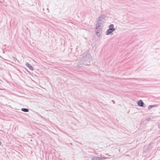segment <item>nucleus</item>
Masks as SVG:
<instances>
[{"instance_id":"2","label":"nucleus","mask_w":160,"mask_h":160,"mask_svg":"<svg viewBox=\"0 0 160 160\" xmlns=\"http://www.w3.org/2000/svg\"><path fill=\"white\" fill-rule=\"evenodd\" d=\"M115 30V29L114 28V25L111 24L109 26V28L107 30L106 34L107 35L111 34Z\"/></svg>"},{"instance_id":"9","label":"nucleus","mask_w":160,"mask_h":160,"mask_svg":"<svg viewBox=\"0 0 160 160\" xmlns=\"http://www.w3.org/2000/svg\"><path fill=\"white\" fill-rule=\"evenodd\" d=\"M153 107H154V106H153L152 105H150L148 107V110H150Z\"/></svg>"},{"instance_id":"6","label":"nucleus","mask_w":160,"mask_h":160,"mask_svg":"<svg viewBox=\"0 0 160 160\" xmlns=\"http://www.w3.org/2000/svg\"><path fill=\"white\" fill-rule=\"evenodd\" d=\"M102 159V158L98 157H93L91 158L92 160H101Z\"/></svg>"},{"instance_id":"13","label":"nucleus","mask_w":160,"mask_h":160,"mask_svg":"<svg viewBox=\"0 0 160 160\" xmlns=\"http://www.w3.org/2000/svg\"><path fill=\"white\" fill-rule=\"evenodd\" d=\"M158 127H159V128H160V124H159V125H158Z\"/></svg>"},{"instance_id":"12","label":"nucleus","mask_w":160,"mask_h":160,"mask_svg":"<svg viewBox=\"0 0 160 160\" xmlns=\"http://www.w3.org/2000/svg\"><path fill=\"white\" fill-rule=\"evenodd\" d=\"M97 29V31H96V32H99L100 28H99L98 29Z\"/></svg>"},{"instance_id":"10","label":"nucleus","mask_w":160,"mask_h":160,"mask_svg":"<svg viewBox=\"0 0 160 160\" xmlns=\"http://www.w3.org/2000/svg\"><path fill=\"white\" fill-rule=\"evenodd\" d=\"M96 34L98 36H99L101 35V33L99 32H96Z\"/></svg>"},{"instance_id":"14","label":"nucleus","mask_w":160,"mask_h":160,"mask_svg":"<svg viewBox=\"0 0 160 160\" xmlns=\"http://www.w3.org/2000/svg\"><path fill=\"white\" fill-rule=\"evenodd\" d=\"M1 142L0 141V145H1Z\"/></svg>"},{"instance_id":"4","label":"nucleus","mask_w":160,"mask_h":160,"mask_svg":"<svg viewBox=\"0 0 160 160\" xmlns=\"http://www.w3.org/2000/svg\"><path fill=\"white\" fill-rule=\"evenodd\" d=\"M137 104L139 107H143L144 103L142 100H140L137 102Z\"/></svg>"},{"instance_id":"3","label":"nucleus","mask_w":160,"mask_h":160,"mask_svg":"<svg viewBox=\"0 0 160 160\" xmlns=\"http://www.w3.org/2000/svg\"><path fill=\"white\" fill-rule=\"evenodd\" d=\"M105 22L104 19L101 17L99 16L96 25V28L98 29L101 26V24H102L103 22Z\"/></svg>"},{"instance_id":"7","label":"nucleus","mask_w":160,"mask_h":160,"mask_svg":"<svg viewBox=\"0 0 160 160\" xmlns=\"http://www.w3.org/2000/svg\"><path fill=\"white\" fill-rule=\"evenodd\" d=\"M21 111L25 112H29V109L26 108H22L21 109Z\"/></svg>"},{"instance_id":"11","label":"nucleus","mask_w":160,"mask_h":160,"mask_svg":"<svg viewBox=\"0 0 160 160\" xmlns=\"http://www.w3.org/2000/svg\"><path fill=\"white\" fill-rule=\"evenodd\" d=\"M152 106H154V107H158L159 106V105L158 104H157V105H152Z\"/></svg>"},{"instance_id":"8","label":"nucleus","mask_w":160,"mask_h":160,"mask_svg":"<svg viewBox=\"0 0 160 160\" xmlns=\"http://www.w3.org/2000/svg\"><path fill=\"white\" fill-rule=\"evenodd\" d=\"M100 16L103 19H104V20H105L106 17L105 15L102 14Z\"/></svg>"},{"instance_id":"5","label":"nucleus","mask_w":160,"mask_h":160,"mask_svg":"<svg viewBox=\"0 0 160 160\" xmlns=\"http://www.w3.org/2000/svg\"><path fill=\"white\" fill-rule=\"evenodd\" d=\"M26 66L28 67L30 70H33V67L28 63H26Z\"/></svg>"},{"instance_id":"1","label":"nucleus","mask_w":160,"mask_h":160,"mask_svg":"<svg viewBox=\"0 0 160 160\" xmlns=\"http://www.w3.org/2000/svg\"><path fill=\"white\" fill-rule=\"evenodd\" d=\"M91 55L88 52H85L83 53L80 57V59L78 61V67L81 68L83 67V65L87 66L88 64L87 63L88 62H89L91 60Z\"/></svg>"}]
</instances>
